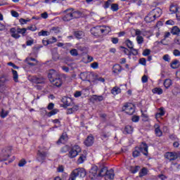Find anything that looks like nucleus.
Listing matches in <instances>:
<instances>
[{
    "mask_svg": "<svg viewBox=\"0 0 180 180\" xmlns=\"http://www.w3.org/2000/svg\"><path fill=\"white\" fill-rule=\"evenodd\" d=\"M65 15L63 17L64 22H70L72 19H78L81 16V13L79 11H75L74 8H68L63 11Z\"/></svg>",
    "mask_w": 180,
    "mask_h": 180,
    "instance_id": "obj_1",
    "label": "nucleus"
},
{
    "mask_svg": "<svg viewBox=\"0 0 180 180\" xmlns=\"http://www.w3.org/2000/svg\"><path fill=\"white\" fill-rule=\"evenodd\" d=\"M56 77H57V72L53 69L50 70L48 73V78L49 79L51 84L54 85V86L60 88V86L63 85V80H61V78Z\"/></svg>",
    "mask_w": 180,
    "mask_h": 180,
    "instance_id": "obj_2",
    "label": "nucleus"
},
{
    "mask_svg": "<svg viewBox=\"0 0 180 180\" xmlns=\"http://www.w3.org/2000/svg\"><path fill=\"white\" fill-rule=\"evenodd\" d=\"M111 29L110 27L105 25H98L91 29V33L94 36L97 34H108L110 33Z\"/></svg>",
    "mask_w": 180,
    "mask_h": 180,
    "instance_id": "obj_3",
    "label": "nucleus"
},
{
    "mask_svg": "<svg viewBox=\"0 0 180 180\" xmlns=\"http://www.w3.org/2000/svg\"><path fill=\"white\" fill-rule=\"evenodd\" d=\"M141 153L143 155H148V146L146 143H142L140 147H136L132 155L136 158V157H139Z\"/></svg>",
    "mask_w": 180,
    "mask_h": 180,
    "instance_id": "obj_4",
    "label": "nucleus"
},
{
    "mask_svg": "<svg viewBox=\"0 0 180 180\" xmlns=\"http://www.w3.org/2000/svg\"><path fill=\"white\" fill-rule=\"evenodd\" d=\"M86 175V172L85 171V169L84 168H77L75 169L69 178V180H76L77 177L79 176V178H84V176Z\"/></svg>",
    "mask_w": 180,
    "mask_h": 180,
    "instance_id": "obj_5",
    "label": "nucleus"
},
{
    "mask_svg": "<svg viewBox=\"0 0 180 180\" xmlns=\"http://www.w3.org/2000/svg\"><path fill=\"white\" fill-rule=\"evenodd\" d=\"M122 110L127 113V115H131L136 112V107L134 105L127 103L122 107Z\"/></svg>",
    "mask_w": 180,
    "mask_h": 180,
    "instance_id": "obj_6",
    "label": "nucleus"
},
{
    "mask_svg": "<svg viewBox=\"0 0 180 180\" xmlns=\"http://www.w3.org/2000/svg\"><path fill=\"white\" fill-rule=\"evenodd\" d=\"M28 81H30L32 84H46V78L41 76H29Z\"/></svg>",
    "mask_w": 180,
    "mask_h": 180,
    "instance_id": "obj_7",
    "label": "nucleus"
},
{
    "mask_svg": "<svg viewBox=\"0 0 180 180\" xmlns=\"http://www.w3.org/2000/svg\"><path fill=\"white\" fill-rule=\"evenodd\" d=\"M81 152V147L78 145H75L69 151L70 158H75L78 154Z\"/></svg>",
    "mask_w": 180,
    "mask_h": 180,
    "instance_id": "obj_8",
    "label": "nucleus"
},
{
    "mask_svg": "<svg viewBox=\"0 0 180 180\" xmlns=\"http://www.w3.org/2000/svg\"><path fill=\"white\" fill-rule=\"evenodd\" d=\"M98 172L99 171H98V166H93L89 171V176L91 179H94V178L98 176Z\"/></svg>",
    "mask_w": 180,
    "mask_h": 180,
    "instance_id": "obj_9",
    "label": "nucleus"
},
{
    "mask_svg": "<svg viewBox=\"0 0 180 180\" xmlns=\"http://www.w3.org/2000/svg\"><path fill=\"white\" fill-rule=\"evenodd\" d=\"M150 13H152V15H153V17H155V18L157 19V18H160V16H161V15H162V10H161V8L157 7V8L153 9L150 11Z\"/></svg>",
    "mask_w": 180,
    "mask_h": 180,
    "instance_id": "obj_10",
    "label": "nucleus"
},
{
    "mask_svg": "<svg viewBox=\"0 0 180 180\" xmlns=\"http://www.w3.org/2000/svg\"><path fill=\"white\" fill-rule=\"evenodd\" d=\"M165 157V158H167V160H169V161H174V160H176V158H178L176 153L172 152L166 153Z\"/></svg>",
    "mask_w": 180,
    "mask_h": 180,
    "instance_id": "obj_11",
    "label": "nucleus"
},
{
    "mask_svg": "<svg viewBox=\"0 0 180 180\" xmlns=\"http://www.w3.org/2000/svg\"><path fill=\"white\" fill-rule=\"evenodd\" d=\"M105 180H113L115 179V172L113 169H110L107 172V174L105 175Z\"/></svg>",
    "mask_w": 180,
    "mask_h": 180,
    "instance_id": "obj_12",
    "label": "nucleus"
},
{
    "mask_svg": "<svg viewBox=\"0 0 180 180\" xmlns=\"http://www.w3.org/2000/svg\"><path fill=\"white\" fill-rule=\"evenodd\" d=\"M79 110V106L78 105H75L72 108H69L67 109V115H72V113H75V112H78Z\"/></svg>",
    "mask_w": 180,
    "mask_h": 180,
    "instance_id": "obj_13",
    "label": "nucleus"
},
{
    "mask_svg": "<svg viewBox=\"0 0 180 180\" xmlns=\"http://www.w3.org/2000/svg\"><path fill=\"white\" fill-rule=\"evenodd\" d=\"M68 139V137L67 136V134L63 133L62 134L59 140L57 141V144H65Z\"/></svg>",
    "mask_w": 180,
    "mask_h": 180,
    "instance_id": "obj_14",
    "label": "nucleus"
},
{
    "mask_svg": "<svg viewBox=\"0 0 180 180\" xmlns=\"http://www.w3.org/2000/svg\"><path fill=\"white\" fill-rule=\"evenodd\" d=\"M84 144L86 146V147H91V146L94 144V136H92V135L87 136L84 141Z\"/></svg>",
    "mask_w": 180,
    "mask_h": 180,
    "instance_id": "obj_15",
    "label": "nucleus"
},
{
    "mask_svg": "<svg viewBox=\"0 0 180 180\" xmlns=\"http://www.w3.org/2000/svg\"><path fill=\"white\" fill-rule=\"evenodd\" d=\"M155 20V17L152 14V13H149L147 16L145 18V21L147 23H151V22H154Z\"/></svg>",
    "mask_w": 180,
    "mask_h": 180,
    "instance_id": "obj_16",
    "label": "nucleus"
},
{
    "mask_svg": "<svg viewBox=\"0 0 180 180\" xmlns=\"http://www.w3.org/2000/svg\"><path fill=\"white\" fill-rule=\"evenodd\" d=\"M10 32L11 33V37H13L14 39H19V37H20V35H19V32H18V30H16V28H11Z\"/></svg>",
    "mask_w": 180,
    "mask_h": 180,
    "instance_id": "obj_17",
    "label": "nucleus"
},
{
    "mask_svg": "<svg viewBox=\"0 0 180 180\" xmlns=\"http://www.w3.org/2000/svg\"><path fill=\"white\" fill-rule=\"evenodd\" d=\"M122 70V66H120L119 64L115 65L112 68V72L114 74H120Z\"/></svg>",
    "mask_w": 180,
    "mask_h": 180,
    "instance_id": "obj_18",
    "label": "nucleus"
},
{
    "mask_svg": "<svg viewBox=\"0 0 180 180\" xmlns=\"http://www.w3.org/2000/svg\"><path fill=\"white\" fill-rule=\"evenodd\" d=\"M25 63L32 66L36 65L37 64V62L34 58H27L25 59Z\"/></svg>",
    "mask_w": 180,
    "mask_h": 180,
    "instance_id": "obj_19",
    "label": "nucleus"
},
{
    "mask_svg": "<svg viewBox=\"0 0 180 180\" xmlns=\"http://www.w3.org/2000/svg\"><path fill=\"white\" fill-rule=\"evenodd\" d=\"M62 102L65 106H70L72 100L71 98L65 96L62 98Z\"/></svg>",
    "mask_w": 180,
    "mask_h": 180,
    "instance_id": "obj_20",
    "label": "nucleus"
},
{
    "mask_svg": "<svg viewBox=\"0 0 180 180\" xmlns=\"http://www.w3.org/2000/svg\"><path fill=\"white\" fill-rule=\"evenodd\" d=\"M46 157H47V153L46 152L38 151L39 161H44V160H46Z\"/></svg>",
    "mask_w": 180,
    "mask_h": 180,
    "instance_id": "obj_21",
    "label": "nucleus"
},
{
    "mask_svg": "<svg viewBox=\"0 0 180 180\" xmlns=\"http://www.w3.org/2000/svg\"><path fill=\"white\" fill-rule=\"evenodd\" d=\"M164 115H165L164 108H159L158 112L155 114V118L160 119V117H162V116H164Z\"/></svg>",
    "mask_w": 180,
    "mask_h": 180,
    "instance_id": "obj_22",
    "label": "nucleus"
},
{
    "mask_svg": "<svg viewBox=\"0 0 180 180\" xmlns=\"http://www.w3.org/2000/svg\"><path fill=\"white\" fill-rule=\"evenodd\" d=\"M108 167H103L98 171V176H105L108 174Z\"/></svg>",
    "mask_w": 180,
    "mask_h": 180,
    "instance_id": "obj_23",
    "label": "nucleus"
},
{
    "mask_svg": "<svg viewBox=\"0 0 180 180\" xmlns=\"http://www.w3.org/2000/svg\"><path fill=\"white\" fill-rule=\"evenodd\" d=\"M155 133L158 137H161L162 136V131L160 129V125L155 124Z\"/></svg>",
    "mask_w": 180,
    "mask_h": 180,
    "instance_id": "obj_24",
    "label": "nucleus"
},
{
    "mask_svg": "<svg viewBox=\"0 0 180 180\" xmlns=\"http://www.w3.org/2000/svg\"><path fill=\"white\" fill-rule=\"evenodd\" d=\"M163 85L166 89H168L171 85H172V80H171V79H166L163 83Z\"/></svg>",
    "mask_w": 180,
    "mask_h": 180,
    "instance_id": "obj_25",
    "label": "nucleus"
},
{
    "mask_svg": "<svg viewBox=\"0 0 180 180\" xmlns=\"http://www.w3.org/2000/svg\"><path fill=\"white\" fill-rule=\"evenodd\" d=\"M120 92H122V89H120V88L115 86L114 87L112 90H111V94L112 95H119V94H120Z\"/></svg>",
    "mask_w": 180,
    "mask_h": 180,
    "instance_id": "obj_26",
    "label": "nucleus"
},
{
    "mask_svg": "<svg viewBox=\"0 0 180 180\" xmlns=\"http://www.w3.org/2000/svg\"><path fill=\"white\" fill-rule=\"evenodd\" d=\"M115 2V0H108L107 1H105L103 8L104 9H108L110 8V6H112V4Z\"/></svg>",
    "mask_w": 180,
    "mask_h": 180,
    "instance_id": "obj_27",
    "label": "nucleus"
},
{
    "mask_svg": "<svg viewBox=\"0 0 180 180\" xmlns=\"http://www.w3.org/2000/svg\"><path fill=\"white\" fill-rule=\"evenodd\" d=\"M178 67H179V60H174V61L172 62L171 68H173V70L178 68Z\"/></svg>",
    "mask_w": 180,
    "mask_h": 180,
    "instance_id": "obj_28",
    "label": "nucleus"
},
{
    "mask_svg": "<svg viewBox=\"0 0 180 180\" xmlns=\"http://www.w3.org/2000/svg\"><path fill=\"white\" fill-rule=\"evenodd\" d=\"M125 44L128 47V49H134V44L130 39H126Z\"/></svg>",
    "mask_w": 180,
    "mask_h": 180,
    "instance_id": "obj_29",
    "label": "nucleus"
},
{
    "mask_svg": "<svg viewBox=\"0 0 180 180\" xmlns=\"http://www.w3.org/2000/svg\"><path fill=\"white\" fill-rule=\"evenodd\" d=\"M148 173V170L147 169V168L146 167L142 168V169L139 172L140 178H142V176H146V175H147Z\"/></svg>",
    "mask_w": 180,
    "mask_h": 180,
    "instance_id": "obj_30",
    "label": "nucleus"
},
{
    "mask_svg": "<svg viewBox=\"0 0 180 180\" xmlns=\"http://www.w3.org/2000/svg\"><path fill=\"white\" fill-rule=\"evenodd\" d=\"M131 51L129 52V54H128V57L129 59L131 58V54L132 56H137V54H139V51H137V49L132 48L131 49Z\"/></svg>",
    "mask_w": 180,
    "mask_h": 180,
    "instance_id": "obj_31",
    "label": "nucleus"
},
{
    "mask_svg": "<svg viewBox=\"0 0 180 180\" xmlns=\"http://www.w3.org/2000/svg\"><path fill=\"white\" fill-rule=\"evenodd\" d=\"M8 115H9V111L4 110V108H2L1 111L0 112V117L1 119H5Z\"/></svg>",
    "mask_w": 180,
    "mask_h": 180,
    "instance_id": "obj_32",
    "label": "nucleus"
},
{
    "mask_svg": "<svg viewBox=\"0 0 180 180\" xmlns=\"http://www.w3.org/2000/svg\"><path fill=\"white\" fill-rule=\"evenodd\" d=\"M179 8L180 7H178V6L172 5L169 8V11L172 13H176V11L179 10Z\"/></svg>",
    "mask_w": 180,
    "mask_h": 180,
    "instance_id": "obj_33",
    "label": "nucleus"
},
{
    "mask_svg": "<svg viewBox=\"0 0 180 180\" xmlns=\"http://www.w3.org/2000/svg\"><path fill=\"white\" fill-rule=\"evenodd\" d=\"M153 94H157L158 95H162V89L155 88L152 90Z\"/></svg>",
    "mask_w": 180,
    "mask_h": 180,
    "instance_id": "obj_34",
    "label": "nucleus"
},
{
    "mask_svg": "<svg viewBox=\"0 0 180 180\" xmlns=\"http://www.w3.org/2000/svg\"><path fill=\"white\" fill-rule=\"evenodd\" d=\"M58 113V109H53L51 112L47 113L48 117H51V116H54Z\"/></svg>",
    "mask_w": 180,
    "mask_h": 180,
    "instance_id": "obj_35",
    "label": "nucleus"
},
{
    "mask_svg": "<svg viewBox=\"0 0 180 180\" xmlns=\"http://www.w3.org/2000/svg\"><path fill=\"white\" fill-rule=\"evenodd\" d=\"M75 36L77 39H82L84 37V32L82 31H77L75 32Z\"/></svg>",
    "mask_w": 180,
    "mask_h": 180,
    "instance_id": "obj_36",
    "label": "nucleus"
},
{
    "mask_svg": "<svg viewBox=\"0 0 180 180\" xmlns=\"http://www.w3.org/2000/svg\"><path fill=\"white\" fill-rule=\"evenodd\" d=\"M110 137V132H103L101 134L102 140H108Z\"/></svg>",
    "mask_w": 180,
    "mask_h": 180,
    "instance_id": "obj_37",
    "label": "nucleus"
},
{
    "mask_svg": "<svg viewBox=\"0 0 180 180\" xmlns=\"http://www.w3.org/2000/svg\"><path fill=\"white\" fill-rule=\"evenodd\" d=\"M13 72V78L15 82H18V79L19 78V75H18V71L12 70Z\"/></svg>",
    "mask_w": 180,
    "mask_h": 180,
    "instance_id": "obj_38",
    "label": "nucleus"
},
{
    "mask_svg": "<svg viewBox=\"0 0 180 180\" xmlns=\"http://www.w3.org/2000/svg\"><path fill=\"white\" fill-rule=\"evenodd\" d=\"M86 160V157L84 155H81L77 160V164H82Z\"/></svg>",
    "mask_w": 180,
    "mask_h": 180,
    "instance_id": "obj_39",
    "label": "nucleus"
},
{
    "mask_svg": "<svg viewBox=\"0 0 180 180\" xmlns=\"http://www.w3.org/2000/svg\"><path fill=\"white\" fill-rule=\"evenodd\" d=\"M136 40L137 41V44H139L140 46H141V44L144 43V38L141 36L136 37Z\"/></svg>",
    "mask_w": 180,
    "mask_h": 180,
    "instance_id": "obj_40",
    "label": "nucleus"
},
{
    "mask_svg": "<svg viewBox=\"0 0 180 180\" xmlns=\"http://www.w3.org/2000/svg\"><path fill=\"white\" fill-rule=\"evenodd\" d=\"M18 33L20 34H22V36H25L26 34V32H27V28H17Z\"/></svg>",
    "mask_w": 180,
    "mask_h": 180,
    "instance_id": "obj_41",
    "label": "nucleus"
},
{
    "mask_svg": "<svg viewBox=\"0 0 180 180\" xmlns=\"http://www.w3.org/2000/svg\"><path fill=\"white\" fill-rule=\"evenodd\" d=\"M111 11H112V12H117V11H119V4H111Z\"/></svg>",
    "mask_w": 180,
    "mask_h": 180,
    "instance_id": "obj_42",
    "label": "nucleus"
},
{
    "mask_svg": "<svg viewBox=\"0 0 180 180\" xmlns=\"http://www.w3.org/2000/svg\"><path fill=\"white\" fill-rule=\"evenodd\" d=\"M172 33L173 34H179L180 33V29L179 27L175 26V27H173L172 30Z\"/></svg>",
    "mask_w": 180,
    "mask_h": 180,
    "instance_id": "obj_43",
    "label": "nucleus"
},
{
    "mask_svg": "<svg viewBox=\"0 0 180 180\" xmlns=\"http://www.w3.org/2000/svg\"><path fill=\"white\" fill-rule=\"evenodd\" d=\"M125 131L128 134H131V133H133V127L127 125V127H125Z\"/></svg>",
    "mask_w": 180,
    "mask_h": 180,
    "instance_id": "obj_44",
    "label": "nucleus"
},
{
    "mask_svg": "<svg viewBox=\"0 0 180 180\" xmlns=\"http://www.w3.org/2000/svg\"><path fill=\"white\" fill-rule=\"evenodd\" d=\"M38 36H50V32H47V31H44V30H41L38 33Z\"/></svg>",
    "mask_w": 180,
    "mask_h": 180,
    "instance_id": "obj_45",
    "label": "nucleus"
},
{
    "mask_svg": "<svg viewBox=\"0 0 180 180\" xmlns=\"http://www.w3.org/2000/svg\"><path fill=\"white\" fill-rule=\"evenodd\" d=\"M19 22L20 25H27V22H30V19L20 18Z\"/></svg>",
    "mask_w": 180,
    "mask_h": 180,
    "instance_id": "obj_46",
    "label": "nucleus"
},
{
    "mask_svg": "<svg viewBox=\"0 0 180 180\" xmlns=\"http://www.w3.org/2000/svg\"><path fill=\"white\" fill-rule=\"evenodd\" d=\"M93 98H94V101H98V102H101V101L103 100V96H102L94 95V96H93Z\"/></svg>",
    "mask_w": 180,
    "mask_h": 180,
    "instance_id": "obj_47",
    "label": "nucleus"
},
{
    "mask_svg": "<svg viewBox=\"0 0 180 180\" xmlns=\"http://www.w3.org/2000/svg\"><path fill=\"white\" fill-rule=\"evenodd\" d=\"M91 68H93V70H98L99 68V64L98 62H94L91 64Z\"/></svg>",
    "mask_w": 180,
    "mask_h": 180,
    "instance_id": "obj_48",
    "label": "nucleus"
},
{
    "mask_svg": "<svg viewBox=\"0 0 180 180\" xmlns=\"http://www.w3.org/2000/svg\"><path fill=\"white\" fill-rule=\"evenodd\" d=\"M52 122L55 124H58V125H55V128L60 127L61 126V122H60V120L58 119L53 120H52Z\"/></svg>",
    "mask_w": 180,
    "mask_h": 180,
    "instance_id": "obj_49",
    "label": "nucleus"
},
{
    "mask_svg": "<svg viewBox=\"0 0 180 180\" xmlns=\"http://www.w3.org/2000/svg\"><path fill=\"white\" fill-rule=\"evenodd\" d=\"M139 64H141V65H144V67H146V65H147V60L144 58H140Z\"/></svg>",
    "mask_w": 180,
    "mask_h": 180,
    "instance_id": "obj_50",
    "label": "nucleus"
},
{
    "mask_svg": "<svg viewBox=\"0 0 180 180\" xmlns=\"http://www.w3.org/2000/svg\"><path fill=\"white\" fill-rule=\"evenodd\" d=\"M142 54L144 56V57H147V56H150V54H151V50L145 49Z\"/></svg>",
    "mask_w": 180,
    "mask_h": 180,
    "instance_id": "obj_51",
    "label": "nucleus"
},
{
    "mask_svg": "<svg viewBox=\"0 0 180 180\" xmlns=\"http://www.w3.org/2000/svg\"><path fill=\"white\" fill-rule=\"evenodd\" d=\"M27 30H31V32H36L37 30V27H36V25H31L27 27Z\"/></svg>",
    "mask_w": 180,
    "mask_h": 180,
    "instance_id": "obj_52",
    "label": "nucleus"
},
{
    "mask_svg": "<svg viewBox=\"0 0 180 180\" xmlns=\"http://www.w3.org/2000/svg\"><path fill=\"white\" fill-rule=\"evenodd\" d=\"M86 77H88V74H86L85 72H82L80 74V78H81V79H82V81H86Z\"/></svg>",
    "mask_w": 180,
    "mask_h": 180,
    "instance_id": "obj_53",
    "label": "nucleus"
},
{
    "mask_svg": "<svg viewBox=\"0 0 180 180\" xmlns=\"http://www.w3.org/2000/svg\"><path fill=\"white\" fill-rule=\"evenodd\" d=\"M141 81L143 84H146V82H148V77L144 75L141 78Z\"/></svg>",
    "mask_w": 180,
    "mask_h": 180,
    "instance_id": "obj_54",
    "label": "nucleus"
},
{
    "mask_svg": "<svg viewBox=\"0 0 180 180\" xmlns=\"http://www.w3.org/2000/svg\"><path fill=\"white\" fill-rule=\"evenodd\" d=\"M70 54L74 57H77V56H78V51H77V49H72L70 51Z\"/></svg>",
    "mask_w": 180,
    "mask_h": 180,
    "instance_id": "obj_55",
    "label": "nucleus"
},
{
    "mask_svg": "<svg viewBox=\"0 0 180 180\" xmlns=\"http://www.w3.org/2000/svg\"><path fill=\"white\" fill-rule=\"evenodd\" d=\"M173 56H174V57H180V51L178 49H174L173 51Z\"/></svg>",
    "mask_w": 180,
    "mask_h": 180,
    "instance_id": "obj_56",
    "label": "nucleus"
},
{
    "mask_svg": "<svg viewBox=\"0 0 180 180\" xmlns=\"http://www.w3.org/2000/svg\"><path fill=\"white\" fill-rule=\"evenodd\" d=\"M11 13L13 18H19V13H18L17 11H11Z\"/></svg>",
    "mask_w": 180,
    "mask_h": 180,
    "instance_id": "obj_57",
    "label": "nucleus"
},
{
    "mask_svg": "<svg viewBox=\"0 0 180 180\" xmlns=\"http://www.w3.org/2000/svg\"><path fill=\"white\" fill-rule=\"evenodd\" d=\"M164 61H167V63H169L171 61V58L169 57V55L166 54L163 56Z\"/></svg>",
    "mask_w": 180,
    "mask_h": 180,
    "instance_id": "obj_58",
    "label": "nucleus"
},
{
    "mask_svg": "<svg viewBox=\"0 0 180 180\" xmlns=\"http://www.w3.org/2000/svg\"><path fill=\"white\" fill-rule=\"evenodd\" d=\"M26 165V160L25 159H22L18 163V167H25Z\"/></svg>",
    "mask_w": 180,
    "mask_h": 180,
    "instance_id": "obj_59",
    "label": "nucleus"
},
{
    "mask_svg": "<svg viewBox=\"0 0 180 180\" xmlns=\"http://www.w3.org/2000/svg\"><path fill=\"white\" fill-rule=\"evenodd\" d=\"M6 84V79L1 77L0 78V86H4Z\"/></svg>",
    "mask_w": 180,
    "mask_h": 180,
    "instance_id": "obj_60",
    "label": "nucleus"
},
{
    "mask_svg": "<svg viewBox=\"0 0 180 180\" xmlns=\"http://www.w3.org/2000/svg\"><path fill=\"white\" fill-rule=\"evenodd\" d=\"M131 120H132V122H134L135 123H137V122H139V120H140V117H139L137 115H134L132 117Z\"/></svg>",
    "mask_w": 180,
    "mask_h": 180,
    "instance_id": "obj_61",
    "label": "nucleus"
},
{
    "mask_svg": "<svg viewBox=\"0 0 180 180\" xmlns=\"http://www.w3.org/2000/svg\"><path fill=\"white\" fill-rule=\"evenodd\" d=\"M56 41H57V38L54 37L49 39V44H53V43H56Z\"/></svg>",
    "mask_w": 180,
    "mask_h": 180,
    "instance_id": "obj_62",
    "label": "nucleus"
},
{
    "mask_svg": "<svg viewBox=\"0 0 180 180\" xmlns=\"http://www.w3.org/2000/svg\"><path fill=\"white\" fill-rule=\"evenodd\" d=\"M134 32H135V34H136V37L138 36H141V34H143V32H141V30H140L139 29L135 30Z\"/></svg>",
    "mask_w": 180,
    "mask_h": 180,
    "instance_id": "obj_63",
    "label": "nucleus"
},
{
    "mask_svg": "<svg viewBox=\"0 0 180 180\" xmlns=\"http://www.w3.org/2000/svg\"><path fill=\"white\" fill-rule=\"evenodd\" d=\"M176 18L177 20H180V7L179 8V11L176 13Z\"/></svg>",
    "mask_w": 180,
    "mask_h": 180,
    "instance_id": "obj_64",
    "label": "nucleus"
}]
</instances>
